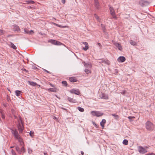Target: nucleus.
<instances>
[{
  "mask_svg": "<svg viewBox=\"0 0 155 155\" xmlns=\"http://www.w3.org/2000/svg\"><path fill=\"white\" fill-rule=\"evenodd\" d=\"M44 155H48L47 153V152H44Z\"/></svg>",
  "mask_w": 155,
  "mask_h": 155,
  "instance_id": "nucleus-55",
  "label": "nucleus"
},
{
  "mask_svg": "<svg viewBox=\"0 0 155 155\" xmlns=\"http://www.w3.org/2000/svg\"><path fill=\"white\" fill-rule=\"evenodd\" d=\"M11 153L12 155H17L15 151L13 150L12 149L11 150Z\"/></svg>",
  "mask_w": 155,
  "mask_h": 155,
  "instance_id": "nucleus-38",
  "label": "nucleus"
},
{
  "mask_svg": "<svg viewBox=\"0 0 155 155\" xmlns=\"http://www.w3.org/2000/svg\"><path fill=\"white\" fill-rule=\"evenodd\" d=\"M24 31L25 33L26 34H31L32 33H34V31L33 30H31L29 31L28 29L27 28L24 29Z\"/></svg>",
  "mask_w": 155,
  "mask_h": 155,
  "instance_id": "nucleus-13",
  "label": "nucleus"
},
{
  "mask_svg": "<svg viewBox=\"0 0 155 155\" xmlns=\"http://www.w3.org/2000/svg\"><path fill=\"white\" fill-rule=\"evenodd\" d=\"M32 150L30 149H28V153H31L32 152Z\"/></svg>",
  "mask_w": 155,
  "mask_h": 155,
  "instance_id": "nucleus-45",
  "label": "nucleus"
},
{
  "mask_svg": "<svg viewBox=\"0 0 155 155\" xmlns=\"http://www.w3.org/2000/svg\"><path fill=\"white\" fill-rule=\"evenodd\" d=\"M26 2H27L28 4H34L35 3L34 1H32V0H29L28 1H26Z\"/></svg>",
  "mask_w": 155,
  "mask_h": 155,
  "instance_id": "nucleus-36",
  "label": "nucleus"
},
{
  "mask_svg": "<svg viewBox=\"0 0 155 155\" xmlns=\"http://www.w3.org/2000/svg\"><path fill=\"white\" fill-rule=\"evenodd\" d=\"M96 113L95 114L96 116L97 117H99L103 115L104 114L103 113H101L100 111H97V112H95Z\"/></svg>",
  "mask_w": 155,
  "mask_h": 155,
  "instance_id": "nucleus-17",
  "label": "nucleus"
},
{
  "mask_svg": "<svg viewBox=\"0 0 155 155\" xmlns=\"http://www.w3.org/2000/svg\"><path fill=\"white\" fill-rule=\"evenodd\" d=\"M15 148L17 151L18 153L20 154H21V149L18 145L15 146Z\"/></svg>",
  "mask_w": 155,
  "mask_h": 155,
  "instance_id": "nucleus-18",
  "label": "nucleus"
},
{
  "mask_svg": "<svg viewBox=\"0 0 155 155\" xmlns=\"http://www.w3.org/2000/svg\"><path fill=\"white\" fill-rule=\"evenodd\" d=\"M5 33V31L2 30L0 29V35H3Z\"/></svg>",
  "mask_w": 155,
  "mask_h": 155,
  "instance_id": "nucleus-37",
  "label": "nucleus"
},
{
  "mask_svg": "<svg viewBox=\"0 0 155 155\" xmlns=\"http://www.w3.org/2000/svg\"><path fill=\"white\" fill-rule=\"evenodd\" d=\"M148 155H155V154L153 153H149L147 154Z\"/></svg>",
  "mask_w": 155,
  "mask_h": 155,
  "instance_id": "nucleus-50",
  "label": "nucleus"
},
{
  "mask_svg": "<svg viewBox=\"0 0 155 155\" xmlns=\"http://www.w3.org/2000/svg\"><path fill=\"white\" fill-rule=\"evenodd\" d=\"M111 15L112 16L113 18L115 19H117V16L115 15V13L114 14H112Z\"/></svg>",
  "mask_w": 155,
  "mask_h": 155,
  "instance_id": "nucleus-39",
  "label": "nucleus"
},
{
  "mask_svg": "<svg viewBox=\"0 0 155 155\" xmlns=\"http://www.w3.org/2000/svg\"><path fill=\"white\" fill-rule=\"evenodd\" d=\"M28 82L30 85L33 86H35L37 85V84L36 83L33 82V81H28Z\"/></svg>",
  "mask_w": 155,
  "mask_h": 155,
  "instance_id": "nucleus-23",
  "label": "nucleus"
},
{
  "mask_svg": "<svg viewBox=\"0 0 155 155\" xmlns=\"http://www.w3.org/2000/svg\"><path fill=\"white\" fill-rule=\"evenodd\" d=\"M78 110L81 112H84V110L83 108L80 107H78Z\"/></svg>",
  "mask_w": 155,
  "mask_h": 155,
  "instance_id": "nucleus-30",
  "label": "nucleus"
},
{
  "mask_svg": "<svg viewBox=\"0 0 155 155\" xmlns=\"http://www.w3.org/2000/svg\"><path fill=\"white\" fill-rule=\"evenodd\" d=\"M61 83H62V85L66 87L68 86V84H67V82L66 81H63Z\"/></svg>",
  "mask_w": 155,
  "mask_h": 155,
  "instance_id": "nucleus-25",
  "label": "nucleus"
},
{
  "mask_svg": "<svg viewBox=\"0 0 155 155\" xmlns=\"http://www.w3.org/2000/svg\"><path fill=\"white\" fill-rule=\"evenodd\" d=\"M97 111H92L91 112V113L92 114V115L93 116H96V113L95 112H97Z\"/></svg>",
  "mask_w": 155,
  "mask_h": 155,
  "instance_id": "nucleus-41",
  "label": "nucleus"
},
{
  "mask_svg": "<svg viewBox=\"0 0 155 155\" xmlns=\"http://www.w3.org/2000/svg\"><path fill=\"white\" fill-rule=\"evenodd\" d=\"M16 95L17 96H20L21 94V93H22L21 91H19V90H16L15 92Z\"/></svg>",
  "mask_w": 155,
  "mask_h": 155,
  "instance_id": "nucleus-20",
  "label": "nucleus"
},
{
  "mask_svg": "<svg viewBox=\"0 0 155 155\" xmlns=\"http://www.w3.org/2000/svg\"><path fill=\"white\" fill-rule=\"evenodd\" d=\"M11 132L12 134L14 136V137L16 139L18 138V136L19 135L18 134V131L17 129H11Z\"/></svg>",
  "mask_w": 155,
  "mask_h": 155,
  "instance_id": "nucleus-2",
  "label": "nucleus"
},
{
  "mask_svg": "<svg viewBox=\"0 0 155 155\" xmlns=\"http://www.w3.org/2000/svg\"><path fill=\"white\" fill-rule=\"evenodd\" d=\"M48 42H50L53 45H61L62 44L60 42L53 39L49 40L48 41Z\"/></svg>",
  "mask_w": 155,
  "mask_h": 155,
  "instance_id": "nucleus-3",
  "label": "nucleus"
},
{
  "mask_svg": "<svg viewBox=\"0 0 155 155\" xmlns=\"http://www.w3.org/2000/svg\"><path fill=\"white\" fill-rule=\"evenodd\" d=\"M21 153L22 152L23 153H24L25 152V148L23 146L21 148Z\"/></svg>",
  "mask_w": 155,
  "mask_h": 155,
  "instance_id": "nucleus-31",
  "label": "nucleus"
},
{
  "mask_svg": "<svg viewBox=\"0 0 155 155\" xmlns=\"http://www.w3.org/2000/svg\"><path fill=\"white\" fill-rule=\"evenodd\" d=\"M117 47L118 48V49L120 50V51H122V47L121 45L120 44H119V45H118L117 46Z\"/></svg>",
  "mask_w": 155,
  "mask_h": 155,
  "instance_id": "nucleus-33",
  "label": "nucleus"
},
{
  "mask_svg": "<svg viewBox=\"0 0 155 155\" xmlns=\"http://www.w3.org/2000/svg\"><path fill=\"white\" fill-rule=\"evenodd\" d=\"M94 125L96 127L98 128V126L95 122H93Z\"/></svg>",
  "mask_w": 155,
  "mask_h": 155,
  "instance_id": "nucleus-43",
  "label": "nucleus"
},
{
  "mask_svg": "<svg viewBox=\"0 0 155 155\" xmlns=\"http://www.w3.org/2000/svg\"><path fill=\"white\" fill-rule=\"evenodd\" d=\"M146 128L149 131H152L154 129V126L150 121H147L146 123Z\"/></svg>",
  "mask_w": 155,
  "mask_h": 155,
  "instance_id": "nucleus-1",
  "label": "nucleus"
},
{
  "mask_svg": "<svg viewBox=\"0 0 155 155\" xmlns=\"http://www.w3.org/2000/svg\"><path fill=\"white\" fill-rule=\"evenodd\" d=\"M20 145H23V144H24V142H23V143H20Z\"/></svg>",
  "mask_w": 155,
  "mask_h": 155,
  "instance_id": "nucleus-63",
  "label": "nucleus"
},
{
  "mask_svg": "<svg viewBox=\"0 0 155 155\" xmlns=\"http://www.w3.org/2000/svg\"><path fill=\"white\" fill-rule=\"evenodd\" d=\"M29 134L32 137H33L34 136V132L33 131H30L29 133Z\"/></svg>",
  "mask_w": 155,
  "mask_h": 155,
  "instance_id": "nucleus-35",
  "label": "nucleus"
},
{
  "mask_svg": "<svg viewBox=\"0 0 155 155\" xmlns=\"http://www.w3.org/2000/svg\"><path fill=\"white\" fill-rule=\"evenodd\" d=\"M58 27L60 28H68V26H62L61 25H60L58 26Z\"/></svg>",
  "mask_w": 155,
  "mask_h": 155,
  "instance_id": "nucleus-40",
  "label": "nucleus"
},
{
  "mask_svg": "<svg viewBox=\"0 0 155 155\" xmlns=\"http://www.w3.org/2000/svg\"><path fill=\"white\" fill-rule=\"evenodd\" d=\"M49 84L51 86V87H54V85H53L52 84H51V83H50Z\"/></svg>",
  "mask_w": 155,
  "mask_h": 155,
  "instance_id": "nucleus-52",
  "label": "nucleus"
},
{
  "mask_svg": "<svg viewBox=\"0 0 155 155\" xmlns=\"http://www.w3.org/2000/svg\"><path fill=\"white\" fill-rule=\"evenodd\" d=\"M69 81L71 82H76L77 81V80L75 77H71L69 78Z\"/></svg>",
  "mask_w": 155,
  "mask_h": 155,
  "instance_id": "nucleus-14",
  "label": "nucleus"
},
{
  "mask_svg": "<svg viewBox=\"0 0 155 155\" xmlns=\"http://www.w3.org/2000/svg\"><path fill=\"white\" fill-rule=\"evenodd\" d=\"M16 139L18 140V142H20V143H23V139L20 137V136H18V138Z\"/></svg>",
  "mask_w": 155,
  "mask_h": 155,
  "instance_id": "nucleus-26",
  "label": "nucleus"
},
{
  "mask_svg": "<svg viewBox=\"0 0 155 155\" xmlns=\"http://www.w3.org/2000/svg\"><path fill=\"white\" fill-rule=\"evenodd\" d=\"M27 8H31V9H35V7L34 6H28L27 7Z\"/></svg>",
  "mask_w": 155,
  "mask_h": 155,
  "instance_id": "nucleus-42",
  "label": "nucleus"
},
{
  "mask_svg": "<svg viewBox=\"0 0 155 155\" xmlns=\"http://www.w3.org/2000/svg\"><path fill=\"white\" fill-rule=\"evenodd\" d=\"M130 43L132 45H133V46L137 45V43L135 41L132 40H130Z\"/></svg>",
  "mask_w": 155,
  "mask_h": 155,
  "instance_id": "nucleus-21",
  "label": "nucleus"
},
{
  "mask_svg": "<svg viewBox=\"0 0 155 155\" xmlns=\"http://www.w3.org/2000/svg\"><path fill=\"white\" fill-rule=\"evenodd\" d=\"M111 115L114 116L116 120H118L119 118V116L115 114H111Z\"/></svg>",
  "mask_w": 155,
  "mask_h": 155,
  "instance_id": "nucleus-22",
  "label": "nucleus"
},
{
  "mask_svg": "<svg viewBox=\"0 0 155 155\" xmlns=\"http://www.w3.org/2000/svg\"><path fill=\"white\" fill-rule=\"evenodd\" d=\"M128 118L129 119L131 120L132 118H134L135 117H134L130 116L128 117Z\"/></svg>",
  "mask_w": 155,
  "mask_h": 155,
  "instance_id": "nucleus-44",
  "label": "nucleus"
},
{
  "mask_svg": "<svg viewBox=\"0 0 155 155\" xmlns=\"http://www.w3.org/2000/svg\"><path fill=\"white\" fill-rule=\"evenodd\" d=\"M12 36V35H8L7 36V37H10V36Z\"/></svg>",
  "mask_w": 155,
  "mask_h": 155,
  "instance_id": "nucleus-61",
  "label": "nucleus"
},
{
  "mask_svg": "<svg viewBox=\"0 0 155 155\" xmlns=\"http://www.w3.org/2000/svg\"><path fill=\"white\" fill-rule=\"evenodd\" d=\"M15 147L14 146H11L10 147V148H14Z\"/></svg>",
  "mask_w": 155,
  "mask_h": 155,
  "instance_id": "nucleus-62",
  "label": "nucleus"
},
{
  "mask_svg": "<svg viewBox=\"0 0 155 155\" xmlns=\"http://www.w3.org/2000/svg\"><path fill=\"white\" fill-rule=\"evenodd\" d=\"M18 124L17 125V127L18 130L19 132L20 133H21L24 130V127L22 124H21L20 122H19V120H18Z\"/></svg>",
  "mask_w": 155,
  "mask_h": 155,
  "instance_id": "nucleus-4",
  "label": "nucleus"
},
{
  "mask_svg": "<svg viewBox=\"0 0 155 155\" xmlns=\"http://www.w3.org/2000/svg\"><path fill=\"white\" fill-rule=\"evenodd\" d=\"M10 44H11V48H13L14 49H16L17 48H16V46L14 45V44H13V43L11 42Z\"/></svg>",
  "mask_w": 155,
  "mask_h": 155,
  "instance_id": "nucleus-27",
  "label": "nucleus"
},
{
  "mask_svg": "<svg viewBox=\"0 0 155 155\" xmlns=\"http://www.w3.org/2000/svg\"><path fill=\"white\" fill-rule=\"evenodd\" d=\"M102 28H103V30L104 31H104L105 29V26H104V27L102 26Z\"/></svg>",
  "mask_w": 155,
  "mask_h": 155,
  "instance_id": "nucleus-51",
  "label": "nucleus"
},
{
  "mask_svg": "<svg viewBox=\"0 0 155 155\" xmlns=\"http://www.w3.org/2000/svg\"><path fill=\"white\" fill-rule=\"evenodd\" d=\"M54 25H56L58 27V26L59 25H58V24H56V23H54Z\"/></svg>",
  "mask_w": 155,
  "mask_h": 155,
  "instance_id": "nucleus-58",
  "label": "nucleus"
},
{
  "mask_svg": "<svg viewBox=\"0 0 155 155\" xmlns=\"http://www.w3.org/2000/svg\"><path fill=\"white\" fill-rule=\"evenodd\" d=\"M98 45L100 47L101 46V44L100 43H98Z\"/></svg>",
  "mask_w": 155,
  "mask_h": 155,
  "instance_id": "nucleus-59",
  "label": "nucleus"
},
{
  "mask_svg": "<svg viewBox=\"0 0 155 155\" xmlns=\"http://www.w3.org/2000/svg\"><path fill=\"white\" fill-rule=\"evenodd\" d=\"M149 2L146 1L141 0L139 2V4L142 7H143L144 6L147 5L149 4Z\"/></svg>",
  "mask_w": 155,
  "mask_h": 155,
  "instance_id": "nucleus-6",
  "label": "nucleus"
},
{
  "mask_svg": "<svg viewBox=\"0 0 155 155\" xmlns=\"http://www.w3.org/2000/svg\"><path fill=\"white\" fill-rule=\"evenodd\" d=\"M83 44L85 45V47L83 48V49L85 51H86L89 48L88 44L86 42H83Z\"/></svg>",
  "mask_w": 155,
  "mask_h": 155,
  "instance_id": "nucleus-9",
  "label": "nucleus"
},
{
  "mask_svg": "<svg viewBox=\"0 0 155 155\" xmlns=\"http://www.w3.org/2000/svg\"><path fill=\"white\" fill-rule=\"evenodd\" d=\"M94 5L95 7L97 8L98 9L99 8V3L98 1V0H94Z\"/></svg>",
  "mask_w": 155,
  "mask_h": 155,
  "instance_id": "nucleus-16",
  "label": "nucleus"
},
{
  "mask_svg": "<svg viewBox=\"0 0 155 155\" xmlns=\"http://www.w3.org/2000/svg\"><path fill=\"white\" fill-rule=\"evenodd\" d=\"M61 2L63 4H64L65 3V0H62Z\"/></svg>",
  "mask_w": 155,
  "mask_h": 155,
  "instance_id": "nucleus-49",
  "label": "nucleus"
},
{
  "mask_svg": "<svg viewBox=\"0 0 155 155\" xmlns=\"http://www.w3.org/2000/svg\"><path fill=\"white\" fill-rule=\"evenodd\" d=\"M14 29L15 31H19L20 30L19 27L18 26H15Z\"/></svg>",
  "mask_w": 155,
  "mask_h": 155,
  "instance_id": "nucleus-24",
  "label": "nucleus"
},
{
  "mask_svg": "<svg viewBox=\"0 0 155 155\" xmlns=\"http://www.w3.org/2000/svg\"><path fill=\"white\" fill-rule=\"evenodd\" d=\"M121 93L123 94H124L126 93V91L125 90H123Z\"/></svg>",
  "mask_w": 155,
  "mask_h": 155,
  "instance_id": "nucleus-47",
  "label": "nucleus"
},
{
  "mask_svg": "<svg viewBox=\"0 0 155 155\" xmlns=\"http://www.w3.org/2000/svg\"><path fill=\"white\" fill-rule=\"evenodd\" d=\"M138 151L140 153L143 154L147 152L145 148L142 146H140L138 147Z\"/></svg>",
  "mask_w": 155,
  "mask_h": 155,
  "instance_id": "nucleus-5",
  "label": "nucleus"
},
{
  "mask_svg": "<svg viewBox=\"0 0 155 155\" xmlns=\"http://www.w3.org/2000/svg\"><path fill=\"white\" fill-rule=\"evenodd\" d=\"M101 96V99H108V96L106 94L104 93H102Z\"/></svg>",
  "mask_w": 155,
  "mask_h": 155,
  "instance_id": "nucleus-11",
  "label": "nucleus"
},
{
  "mask_svg": "<svg viewBox=\"0 0 155 155\" xmlns=\"http://www.w3.org/2000/svg\"><path fill=\"white\" fill-rule=\"evenodd\" d=\"M94 16L97 19H98L99 18L98 16H97L96 14H94Z\"/></svg>",
  "mask_w": 155,
  "mask_h": 155,
  "instance_id": "nucleus-48",
  "label": "nucleus"
},
{
  "mask_svg": "<svg viewBox=\"0 0 155 155\" xmlns=\"http://www.w3.org/2000/svg\"><path fill=\"white\" fill-rule=\"evenodd\" d=\"M123 143L125 145H127L128 144V141L126 139L124 140L123 141Z\"/></svg>",
  "mask_w": 155,
  "mask_h": 155,
  "instance_id": "nucleus-28",
  "label": "nucleus"
},
{
  "mask_svg": "<svg viewBox=\"0 0 155 155\" xmlns=\"http://www.w3.org/2000/svg\"><path fill=\"white\" fill-rule=\"evenodd\" d=\"M109 9L110 10L111 15L115 13L113 7H111L110 5H109Z\"/></svg>",
  "mask_w": 155,
  "mask_h": 155,
  "instance_id": "nucleus-10",
  "label": "nucleus"
},
{
  "mask_svg": "<svg viewBox=\"0 0 155 155\" xmlns=\"http://www.w3.org/2000/svg\"><path fill=\"white\" fill-rule=\"evenodd\" d=\"M125 60V58L124 56H120L117 59V61L118 62H124Z\"/></svg>",
  "mask_w": 155,
  "mask_h": 155,
  "instance_id": "nucleus-8",
  "label": "nucleus"
},
{
  "mask_svg": "<svg viewBox=\"0 0 155 155\" xmlns=\"http://www.w3.org/2000/svg\"><path fill=\"white\" fill-rule=\"evenodd\" d=\"M24 71H26V72H27L28 71L26 69H24Z\"/></svg>",
  "mask_w": 155,
  "mask_h": 155,
  "instance_id": "nucleus-60",
  "label": "nucleus"
},
{
  "mask_svg": "<svg viewBox=\"0 0 155 155\" xmlns=\"http://www.w3.org/2000/svg\"><path fill=\"white\" fill-rule=\"evenodd\" d=\"M2 117L4 119L5 118V116L4 115H2Z\"/></svg>",
  "mask_w": 155,
  "mask_h": 155,
  "instance_id": "nucleus-57",
  "label": "nucleus"
},
{
  "mask_svg": "<svg viewBox=\"0 0 155 155\" xmlns=\"http://www.w3.org/2000/svg\"><path fill=\"white\" fill-rule=\"evenodd\" d=\"M64 110H67V109H65L64 108H62Z\"/></svg>",
  "mask_w": 155,
  "mask_h": 155,
  "instance_id": "nucleus-64",
  "label": "nucleus"
},
{
  "mask_svg": "<svg viewBox=\"0 0 155 155\" xmlns=\"http://www.w3.org/2000/svg\"><path fill=\"white\" fill-rule=\"evenodd\" d=\"M81 153L82 155H83L84 154V153L83 151H81Z\"/></svg>",
  "mask_w": 155,
  "mask_h": 155,
  "instance_id": "nucleus-56",
  "label": "nucleus"
},
{
  "mask_svg": "<svg viewBox=\"0 0 155 155\" xmlns=\"http://www.w3.org/2000/svg\"><path fill=\"white\" fill-rule=\"evenodd\" d=\"M44 71H45V72H47L48 73H50L49 71H47V70H46L45 69Z\"/></svg>",
  "mask_w": 155,
  "mask_h": 155,
  "instance_id": "nucleus-53",
  "label": "nucleus"
},
{
  "mask_svg": "<svg viewBox=\"0 0 155 155\" xmlns=\"http://www.w3.org/2000/svg\"><path fill=\"white\" fill-rule=\"evenodd\" d=\"M72 94H74L78 95L80 94V91L78 89L75 90L74 89H72L69 91Z\"/></svg>",
  "mask_w": 155,
  "mask_h": 155,
  "instance_id": "nucleus-7",
  "label": "nucleus"
},
{
  "mask_svg": "<svg viewBox=\"0 0 155 155\" xmlns=\"http://www.w3.org/2000/svg\"><path fill=\"white\" fill-rule=\"evenodd\" d=\"M102 62L103 63H106L108 65H109L110 64V62L108 60L103 61Z\"/></svg>",
  "mask_w": 155,
  "mask_h": 155,
  "instance_id": "nucleus-32",
  "label": "nucleus"
},
{
  "mask_svg": "<svg viewBox=\"0 0 155 155\" xmlns=\"http://www.w3.org/2000/svg\"><path fill=\"white\" fill-rule=\"evenodd\" d=\"M47 90L49 91L53 92H57L58 90L56 88H49L47 89Z\"/></svg>",
  "mask_w": 155,
  "mask_h": 155,
  "instance_id": "nucleus-12",
  "label": "nucleus"
},
{
  "mask_svg": "<svg viewBox=\"0 0 155 155\" xmlns=\"http://www.w3.org/2000/svg\"><path fill=\"white\" fill-rule=\"evenodd\" d=\"M84 71L87 74H88L91 73V71L89 69H85Z\"/></svg>",
  "mask_w": 155,
  "mask_h": 155,
  "instance_id": "nucleus-34",
  "label": "nucleus"
},
{
  "mask_svg": "<svg viewBox=\"0 0 155 155\" xmlns=\"http://www.w3.org/2000/svg\"><path fill=\"white\" fill-rule=\"evenodd\" d=\"M68 100L71 102L72 103H76V100L74 99L73 98H71L69 97H68Z\"/></svg>",
  "mask_w": 155,
  "mask_h": 155,
  "instance_id": "nucleus-15",
  "label": "nucleus"
},
{
  "mask_svg": "<svg viewBox=\"0 0 155 155\" xmlns=\"http://www.w3.org/2000/svg\"><path fill=\"white\" fill-rule=\"evenodd\" d=\"M14 117L15 119H17V116H16L15 115H14Z\"/></svg>",
  "mask_w": 155,
  "mask_h": 155,
  "instance_id": "nucleus-54",
  "label": "nucleus"
},
{
  "mask_svg": "<svg viewBox=\"0 0 155 155\" xmlns=\"http://www.w3.org/2000/svg\"><path fill=\"white\" fill-rule=\"evenodd\" d=\"M112 42L116 47L118 45H119V43H118L113 40L112 41Z\"/></svg>",
  "mask_w": 155,
  "mask_h": 155,
  "instance_id": "nucleus-29",
  "label": "nucleus"
},
{
  "mask_svg": "<svg viewBox=\"0 0 155 155\" xmlns=\"http://www.w3.org/2000/svg\"><path fill=\"white\" fill-rule=\"evenodd\" d=\"M106 121L105 119H103L100 123V125L103 128L104 127V125L106 123Z\"/></svg>",
  "mask_w": 155,
  "mask_h": 155,
  "instance_id": "nucleus-19",
  "label": "nucleus"
},
{
  "mask_svg": "<svg viewBox=\"0 0 155 155\" xmlns=\"http://www.w3.org/2000/svg\"><path fill=\"white\" fill-rule=\"evenodd\" d=\"M18 120H19V122L20 121L21 122V117L20 116H19V118L18 119Z\"/></svg>",
  "mask_w": 155,
  "mask_h": 155,
  "instance_id": "nucleus-46",
  "label": "nucleus"
}]
</instances>
